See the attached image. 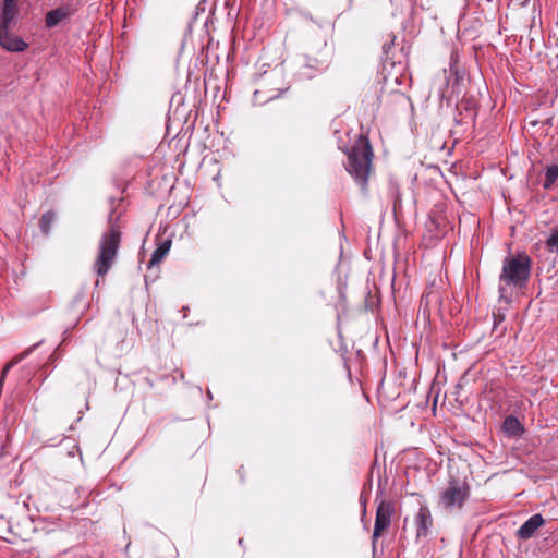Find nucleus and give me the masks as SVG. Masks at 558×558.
<instances>
[{
    "label": "nucleus",
    "instance_id": "18",
    "mask_svg": "<svg viewBox=\"0 0 558 558\" xmlns=\"http://www.w3.org/2000/svg\"><path fill=\"white\" fill-rule=\"evenodd\" d=\"M360 502H361V506L363 508L362 517H365L366 515V499H364L363 496H361Z\"/></svg>",
    "mask_w": 558,
    "mask_h": 558
},
{
    "label": "nucleus",
    "instance_id": "1",
    "mask_svg": "<svg viewBox=\"0 0 558 558\" xmlns=\"http://www.w3.org/2000/svg\"><path fill=\"white\" fill-rule=\"evenodd\" d=\"M531 267L532 259L524 252L518 253L514 256L506 257L499 275L500 295H504L506 292V288L502 284L518 288L525 287L531 276Z\"/></svg>",
    "mask_w": 558,
    "mask_h": 558
},
{
    "label": "nucleus",
    "instance_id": "21",
    "mask_svg": "<svg viewBox=\"0 0 558 558\" xmlns=\"http://www.w3.org/2000/svg\"><path fill=\"white\" fill-rule=\"evenodd\" d=\"M257 94H258V92H257V90H256V92H254V100H255V101H257Z\"/></svg>",
    "mask_w": 558,
    "mask_h": 558
},
{
    "label": "nucleus",
    "instance_id": "19",
    "mask_svg": "<svg viewBox=\"0 0 558 558\" xmlns=\"http://www.w3.org/2000/svg\"><path fill=\"white\" fill-rule=\"evenodd\" d=\"M392 44H393V39L391 40V43H390V44H384V46H383V50H384V52H385L386 54H388V51H389V49H390V47H391V45H392Z\"/></svg>",
    "mask_w": 558,
    "mask_h": 558
},
{
    "label": "nucleus",
    "instance_id": "13",
    "mask_svg": "<svg viewBox=\"0 0 558 558\" xmlns=\"http://www.w3.org/2000/svg\"><path fill=\"white\" fill-rule=\"evenodd\" d=\"M68 15H69V11L65 8H62V7L49 11L46 14V25H47V27H54V26H57Z\"/></svg>",
    "mask_w": 558,
    "mask_h": 558
},
{
    "label": "nucleus",
    "instance_id": "3",
    "mask_svg": "<svg viewBox=\"0 0 558 558\" xmlns=\"http://www.w3.org/2000/svg\"><path fill=\"white\" fill-rule=\"evenodd\" d=\"M120 238L121 233L114 226H111L110 229L102 234L99 242L98 256L93 265L95 272L99 277L106 276L111 268L118 253Z\"/></svg>",
    "mask_w": 558,
    "mask_h": 558
},
{
    "label": "nucleus",
    "instance_id": "4",
    "mask_svg": "<svg viewBox=\"0 0 558 558\" xmlns=\"http://www.w3.org/2000/svg\"><path fill=\"white\" fill-rule=\"evenodd\" d=\"M469 497V484L465 481L451 478L440 492L437 505L439 509L447 513H456L462 510Z\"/></svg>",
    "mask_w": 558,
    "mask_h": 558
},
{
    "label": "nucleus",
    "instance_id": "6",
    "mask_svg": "<svg viewBox=\"0 0 558 558\" xmlns=\"http://www.w3.org/2000/svg\"><path fill=\"white\" fill-rule=\"evenodd\" d=\"M395 512V506L390 501L381 500L376 509L375 525L372 536L373 547L381 533L391 524V517Z\"/></svg>",
    "mask_w": 558,
    "mask_h": 558
},
{
    "label": "nucleus",
    "instance_id": "16",
    "mask_svg": "<svg viewBox=\"0 0 558 558\" xmlns=\"http://www.w3.org/2000/svg\"><path fill=\"white\" fill-rule=\"evenodd\" d=\"M54 215L50 211L45 213L40 219V227L45 234L49 233L51 225L53 223Z\"/></svg>",
    "mask_w": 558,
    "mask_h": 558
},
{
    "label": "nucleus",
    "instance_id": "12",
    "mask_svg": "<svg viewBox=\"0 0 558 558\" xmlns=\"http://www.w3.org/2000/svg\"><path fill=\"white\" fill-rule=\"evenodd\" d=\"M170 247H171L170 240H166L161 244H159L158 247L151 254V257L148 262V268H151L155 265H158L169 253Z\"/></svg>",
    "mask_w": 558,
    "mask_h": 558
},
{
    "label": "nucleus",
    "instance_id": "11",
    "mask_svg": "<svg viewBox=\"0 0 558 558\" xmlns=\"http://www.w3.org/2000/svg\"><path fill=\"white\" fill-rule=\"evenodd\" d=\"M17 13L16 4L3 2L0 13V28H10Z\"/></svg>",
    "mask_w": 558,
    "mask_h": 558
},
{
    "label": "nucleus",
    "instance_id": "5",
    "mask_svg": "<svg viewBox=\"0 0 558 558\" xmlns=\"http://www.w3.org/2000/svg\"><path fill=\"white\" fill-rule=\"evenodd\" d=\"M300 71L299 75L301 78H313L317 73L325 71L330 63V54L324 48L317 52V56L304 54L300 58Z\"/></svg>",
    "mask_w": 558,
    "mask_h": 558
},
{
    "label": "nucleus",
    "instance_id": "7",
    "mask_svg": "<svg viewBox=\"0 0 558 558\" xmlns=\"http://www.w3.org/2000/svg\"><path fill=\"white\" fill-rule=\"evenodd\" d=\"M10 28H0V45L8 51L22 52L27 49L28 44L21 37L10 33Z\"/></svg>",
    "mask_w": 558,
    "mask_h": 558
},
{
    "label": "nucleus",
    "instance_id": "10",
    "mask_svg": "<svg viewBox=\"0 0 558 558\" xmlns=\"http://www.w3.org/2000/svg\"><path fill=\"white\" fill-rule=\"evenodd\" d=\"M502 429L509 437H519L523 434L524 427L513 415H508L504 420Z\"/></svg>",
    "mask_w": 558,
    "mask_h": 558
},
{
    "label": "nucleus",
    "instance_id": "2",
    "mask_svg": "<svg viewBox=\"0 0 558 558\" xmlns=\"http://www.w3.org/2000/svg\"><path fill=\"white\" fill-rule=\"evenodd\" d=\"M372 157L373 151L368 142L355 145L348 154L345 169L363 191L367 186Z\"/></svg>",
    "mask_w": 558,
    "mask_h": 558
},
{
    "label": "nucleus",
    "instance_id": "14",
    "mask_svg": "<svg viewBox=\"0 0 558 558\" xmlns=\"http://www.w3.org/2000/svg\"><path fill=\"white\" fill-rule=\"evenodd\" d=\"M557 179H558V166L557 165L549 166L545 172V180L543 183V187L545 190L551 189V186L554 185V183L556 182Z\"/></svg>",
    "mask_w": 558,
    "mask_h": 558
},
{
    "label": "nucleus",
    "instance_id": "20",
    "mask_svg": "<svg viewBox=\"0 0 558 558\" xmlns=\"http://www.w3.org/2000/svg\"><path fill=\"white\" fill-rule=\"evenodd\" d=\"M3 2H5V3H14V4H16L17 0H3Z\"/></svg>",
    "mask_w": 558,
    "mask_h": 558
},
{
    "label": "nucleus",
    "instance_id": "15",
    "mask_svg": "<svg viewBox=\"0 0 558 558\" xmlns=\"http://www.w3.org/2000/svg\"><path fill=\"white\" fill-rule=\"evenodd\" d=\"M546 245L550 252L558 254V227L551 229Z\"/></svg>",
    "mask_w": 558,
    "mask_h": 558
},
{
    "label": "nucleus",
    "instance_id": "17",
    "mask_svg": "<svg viewBox=\"0 0 558 558\" xmlns=\"http://www.w3.org/2000/svg\"><path fill=\"white\" fill-rule=\"evenodd\" d=\"M28 354V351L24 352L23 354H21L20 356L15 357L14 360H12L5 367L4 369L2 371V375H1V378H0V388L2 387L3 385V380H4V376L7 375L9 368H11L13 365L17 364L22 359H24L26 355Z\"/></svg>",
    "mask_w": 558,
    "mask_h": 558
},
{
    "label": "nucleus",
    "instance_id": "8",
    "mask_svg": "<svg viewBox=\"0 0 558 558\" xmlns=\"http://www.w3.org/2000/svg\"><path fill=\"white\" fill-rule=\"evenodd\" d=\"M545 523L542 514L536 513L529 518L517 531V537L523 541L530 539L535 532Z\"/></svg>",
    "mask_w": 558,
    "mask_h": 558
},
{
    "label": "nucleus",
    "instance_id": "9",
    "mask_svg": "<svg viewBox=\"0 0 558 558\" xmlns=\"http://www.w3.org/2000/svg\"><path fill=\"white\" fill-rule=\"evenodd\" d=\"M416 536H427L433 526V518L429 509L426 506H421L415 515Z\"/></svg>",
    "mask_w": 558,
    "mask_h": 558
}]
</instances>
